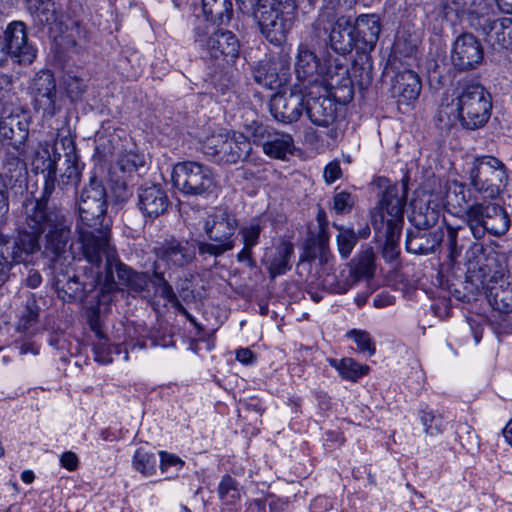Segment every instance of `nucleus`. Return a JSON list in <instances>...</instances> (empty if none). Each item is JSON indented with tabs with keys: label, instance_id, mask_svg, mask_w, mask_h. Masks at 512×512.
Here are the masks:
<instances>
[{
	"label": "nucleus",
	"instance_id": "f257e3e1",
	"mask_svg": "<svg viewBox=\"0 0 512 512\" xmlns=\"http://www.w3.org/2000/svg\"><path fill=\"white\" fill-rule=\"evenodd\" d=\"M44 153L48 157L46 169L49 172L42 195L39 199L24 202L23 216L15 229L11 256L16 264L30 262L33 255L41 250L42 234H45V250L54 256L63 254L71 239V217L63 208L49 205V199L55 191L56 163L50 159L47 150Z\"/></svg>",
	"mask_w": 512,
	"mask_h": 512
},
{
	"label": "nucleus",
	"instance_id": "f03ea898",
	"mask_svg": "<svg viewBox=\"0 0 512 512\" xmlns=\"http://www.w3.org/2000/svg\"><path fill=\"white\" fill-rule=\"evenodd\" d=\"M107 192L102 180L92 175L82 188L78 201L76 232L82 256L94 258L96 248L102 251L110 241L109 224L105 222Z\"/></svg>",
	"mask_w": 512,
	"mask_h": 512
},
{
	"label": "nucleus",
	"instance_id": "7ed1b4c3",
	"mask_svg": "<svg viewBox=\"0 0 512 512\" xmlns=\"http://www.w3.org/2000/svg\"><path fill=\"white\" fill-rule=\"evenodd\" d=\"M407 194L406 183L388 185L380 199L379 211L373 216L372 225L378 240H384L382 255L387 261L395 260L400 253L398 242Z\"/></svg>",
	"mask_w": 512,
	"mask_h": 512
},
{
	"label": "nucleus",
	"instance_id": "20e7f679",
	"mask_svg": "<svg viewBox=\"0 0 512 512\" xmlns=\"http://www.w3.org/2000/svg\"><path fill=\"white\" fill-rule=\"evenodd\" d=\"M96 250V256L89 258L83 256L87 263L102 269V283L100 286V302L108 304L111 302V295L119 290V285L124 286L130 294H141L147 290L150 282L148 273L137 272L120 261L116 250L105 243L102 251Z\"/></svg>",
	"mask_w": 512,
	"mask_h": 512
},
{
	"label": "nucleus",
	"instance_id": "39448f33",
	"mask_svg": "<svg viewBox=\"0 0 512 512\" xmlns=\"http://www.w3.org/2000/svg\"><path fill=\"white\" fill-rule=\"evenodd\" d=\"M467 279L487 289L490 305L499 312H512V274L505 273L496 257L481 256L468 262Z\"/></svg>",
	"mask_w": 512,
	"mask_h": 512
},
{
	"label": "nucleus",
	"instance_id": "423d86ee",
	"mask_svg": "<svg viewBox=\"0 0 512 512\" xmlns=\"http://www.w3.org/2000/svg\"><path fill=\"white\" fill-rule=\"evenodd\" d=\"M296 9V0H258L250 12L266 40L281 45L294 24Z\"/></svg>",
	"mask_w": 512,
	"mask_h": 512
},
{
	"label": "nucleus",
	"instance_id": "0eeeda50",
	"mask_svg": "<svg viewBox=\"0 0 512 512\" xmlns=\"http://www.w3.org/2000/svg\"><path fill=\"white\" fill-rule=\"evenodd\" d=\"M454 101L457 119L464 129L476 130L488 122L491 116L492 98L482 85L460 84Z\"/></svg>",
	"mask_w": 512,
	"mask_h": 512
},
{
	"label": "nucleus",
	"instance_id": "6e6552de",
	"mask_svg": "<svg viewBox=\"0 0 512 512\" xmlns=\"http://www.w3.org/2000/svg\"><path fill=\"white\" fill-rule=\"evenodd\" d=\"M491 7L485 0L477 2V9H469V25L479 32L495 50L512 47V18H490Z\"/></svg>",
	"mask_w": 512,
	"mask_h": 512
},
{
	"label": "nucleus",
	"instance_id": "1a4fd4ad",
	"mask_svg": "<svg viewBox=\"0 0 512 512\" xmlns=\"http://www.w3.org/2000/svg\"><path fill=\"white\" fill-rule=\"evenodd\" d=\"M84 266L80 274L75 275L65 282L57 279L55 286L59 298L64 302L87 301L91 305L100 306L101 293L100 286L102 283V269L89 264Z\"/></svg>",
	"mask_w": 512,
	"mask_h": 512
},
{
	"label": "nucleus",
	"instance_id": "9d476101",
	"mask_svg": "<svg viewBox=\"0 0 512 512\" xmlns=\"http://www.w3.org/2000/svg\"><path fill=\"white\" fill-rule=\"evenodd\" d=\"M236 228V218L227 211L211 215L204 223V231L211 242L199 241V253L219 257L232 250L235 246Z\"/></svg>",
	"mask_w": 512,
	"mask_h": 512
},
{
	"label": "nucleus",
	"instance_id": "9b49d317",
	"mask_svg": "<svg viewBox=\"0 0 512 512\" xmlns=\"http://www.w3.org/2000/svg\"><path fill=\"white\" fill-rule=\"evenodd\" d=\"M343 57H329L320 68L318 86L325 92L344 87L350 88L352 79L362 87L368 86L372 81L371 66L363 67L355 64L350 72Z\"/></svg>",
	"mask_w": 512,
	"mask_h": 512
},
{
	"label": "nucleus",
	"instance_id": "f8f14e48",
	"mask_svg": "<svg viewBox=\"0 0 512 512\" xmlns=\"http://www.w3.org/2000/svg\"><path fill=\"white\" fill-rule=\"evenodd\" d=\"M470 185L485 198L495 199L507 182L505 165L495 157L477 158L469 172Z\"/></svg>",
	"mask_w": 512,
	"mask_h": 512
},
{
	"label": "nucleus",
	"instance_id": "ddd939ff",
	"mask_svg": "<svg viewBox=\"0 0 512 512\" xmlns=\"http://www.w3.org/2000/svg\"><path fill=\"white\" fill-rule=\"evenodd\" d=\"M174 186L183 194L206 197L213 193L215 179L211 169L201 163L185 161L174 166Z\"/></svg>",
	"mask_w": 512,
	"mask_h": 512
},
{
	"label": "nucleus",
	"instance_id": "4468645a",
	"mask_svg": "<svg viewBox=\"0 0 512 512\" xmlns=\"http://www.w3.org/2000/svg\"><path fill=\"white\" fill-rule=\"evenodd\" d=\"M195 43L213 58L223 57L233 61L239 53V41L236 36L227 30L216 29L214 25L200 23L195 28Z\"/></svg>",
	"mask_w": 512,
	"mask_h": 512
},
{
	"label": "nucleus",
	"instance_id": "2eb2a0df",
	"mask_svg": "<svg viewBox=\"0 0 512 512\" xmlns=\"http://www.w3.org/2000/svg\"><path fill=\"white\" fill-rule=\"evenodd\" d=\"M305 106V96L296 87L284 89L270 99V112L274 119L284 124L297 122Z\"/></svg>",
	"mask_w": 512,
	"mask_h": 512
},
{
	"label": "nucleus",
	"instance_id": "dca6fc26",
	"mask_svg": "<svg viewBox=\"0 0 512 512\" xmlns=\"http://www.w3.org/2000/svg\"><path fill=\"white\" fill-rule=\"evenodd\" d=\"M34 106L43 114L54 116L57 112V87L54 75L49 70H42L34 76L30 85Z\"/></svg>",
	"mask_w": 512,
	"mask_h": 512
},
{
	"label": "nucleus",
	"instance_id": "f3484780",
	"mask_svg": "<svg viewBox=\"0 0 512 512\" xmlns=\"http://www.w3.org/2000/svg\"><path fill=\"white\" fill-rule=\"evenodd\" d=\"M256 83L268 89L285 85L290 78V61L286 55L270 61H260L252 70Z\"/></svg>",
	"mask_w": 512,
	"mask_h": 512
},
{
	"label": "nucleus",
	"instance_id": "a211bd4d",
	"mask_svg": "<svg viewBox=\"0 0 512 512\" xmlns=\"http://www.w3.org/2000/svg\"><path fill=\"white\" fill-rule=\"evenodd\" d=\"M5 51L19 64H31L36 58V49L28 43L26 25L22 21L10 23L5 31Z\"/></svg>",
	"mask_w": 512,
	"mask_h": 512
},
{
	"label": "nucleus",
	"instance_id": "6ab92c4d",
	"mask_svg": "<svg viewBox=\"0 0 512 512\" xmlns=\"http://www.w3.org/2000/svg\"><path fill=\"white\" fill-rule=\"evenodd\" d=\"M306 115L309 120L319 127L333 126L337 119V104L328 96L308 97L305 99ZM329 136L337 139L338 130L331 127Z\"/></svg>",
	"mask_w": 512,
	"mask_h": 512
},
{
	"label": "nucleus",
	"instance_id": "aec40b11",
	"mask_svg": "<svg viewBox=\"0 0 512 512\" xmlns=\"http://www.w3.org/2000/svg\"><path fill=\"white\" fill-rule=\"evenodd\" d=\"M483 59V49L478 39L464 33L457 37L453 45L451 60L460 70H469L478 65Z\"/></svg>",
	"mask_w": 512,
	"mask_h": 512
},
{
	"label": "nucleus",
	"instance_id": "412c9836",
	"mask_svg": "<svg viewBox=\"0 0 512 512\" xmlns=\"http://www.w3.org/2000/svg\"><path fill=\"white\" fill-rule=\"evenodd\" d=\"M158 260L168 267L181 268L189 265L195 258V248L188 242L170 240L161 243L154 248Z\"/></svg>",
	"mask_w": 512,
	"mask_h": 512
},
{
	"label": "nucleus",
	"instance_id": "4be33fe9",
	"mask_svg": "<svg viewBox=\"0 0 512 512\" xmlns=\"http://www.w3.org/2000/svg\"><path fill=\"white\" fill-rule=\"evenodd\" d=\"M170 206L167 192L160 184L141 187L138 191V208L145 217L155 219Z\"/></svg>",
	"mask_w": 512,
	"mask_h": 512
},
{
	"label": "nucleus",
	"instance_id": "5701e85b",
	"mask_svg": "<svg viewBox=\"0 0 512 512\" xmlns=\"http://www.w3.org/2000/svg\"><path fill=\"white\" fill-rule=\"evenodd\" d=\"M391 95L400 104L415 101L421 91L419 76L412 70L397 71L391 78Z\"/></svg>",
	"mask_w": 512,
	"mask_h": 512
},
{
	"label": "nucleus",
	"instance_id": "b1692460",
	"mask_svg": "<svg viewBox=\"0 0 512 512\" xmlns=\"http://www.w3.org/2000/svg\"><path fill=\"white\" fill-rule=\"evenodd\" d=\"M444 239L441 228L433 231L425 229H412L406 235V249L413 254L426 255L433 253Z\"/></svg>",
	"mask_w": 512,
	"mask_h": 512
},
{
	"label": "nucleus",
	"instance_id": "393cba45",
	"mask_svg": "<svg viewBox=\"0 0 512 512\" xmlns=\"http://www.w3.org/2000/svg\"><path fill=\"white\" fill-rule=\"evenodd\" d=\"M331 48L344 56L358 45L355 30L350 17L341 16L332 25L329 34Z\"/></svg>",
	"mask_w": 512,
	"mask_h": 512
},
{
	"label": "nucleus",
	"instance_id": "a878e982",
	"mask_svg": "<svg viewBox=\"0 0 512 512\" xmlns=\"http://www.w3.org/2000/svg\"><path fill=\"white\" fill-rule=\"evenodd\" d=\"M352 24L360 49L373 50L381 32L379 16L376 14H362Z\"/></svg>",
	"mask_w": 512,
	"mask_h": 512
},
{
	"label": "nucleus",
	"instance_id": "bb28decb",
	"mask_svg": "<svg viewBox=\"0 0 512 512\" xmlns=\"http://www.w3.org/2000/svg\"><path fill=\"white\" fill-rule=\"evenodd\" d=\"M321 64L315 53L306 45L298 47V54L295 63V72L298 80L307 82L308 85H317L320 80Z\"/></svg>",
	"mask_w": 512,
	"mask_h": 512
},
{
	"label": "nucleus",
	"instance_id": "cd10ccee",
	"mask_svg": "<svg viewBox=\"0 0 512 512\" xmlns=\"http://www.w3.org/2000/svg\"><path fill=\"white\" fill-rule=\"evenodd\" d=\"M26 8L36 25L44 27L61 19V10L53 0H29Z\"/></svg>",
	"mask_w": 512,
	"mask_h": 512
},
{
	"label": "nucleus",
	"instance_id": "c85d7f7f",
	"mask_svg": "<svg viewBox=\"0 0 512 512\" xmlns=\"http://www.w3.org/2000/svg\"><path fill=\"white\" fill-rule=\"evenodd\" d=\"M252 150L249 139L242 133L230 132L221 155V163L236 164L245 160Z\"/></svg>",
	"mask_w": 512,
	"mask_h": 512
},
{
	"label": "nucleus",
	"instance_id": "c756f323",
	"mask_svg": "<svg viewBox=\"0 0 512 512\" xmlns=\"http://www.w3.org/2000/svg\"><path fill=\"white\" fill-rule=\"evenodd\" d=\"M28 134V124L19 116L9 115L0 121V137L15 148L24 144Z\"/></svg>",
	"mask_w": 512,
	"mask_h": 512
},
{
	"label": "nucleus",
	"instance_id": "7c9ffc66",
	"mask_svg": "<svg viewBox=\"0 0 512 512\" xmlns=\"http://www.w3.org/2000/svg\"><path fill=\"white\" fill-rule=\"evenodd\" d=\"M375 271V254L371 248L362 251L355 259L354 269L351 270L353 280L351 283L338 284L334 291L339 294L346 293L353 282L362 277H372Z\"/></svg>",
	"mask_w": 512,
	"mask_h": 512
},
{
	"label": "nucleus",
	"instance_id": "2f4dec72",
	"mask_svg": "<svg viewBox=\"0 0 512 512\" xmlns=\"http://www.w3.org/2000/svg\"><path fill=\"white\" fill-rule=\"evenodd\" d=\"M496 203L482 202L473 203L468 205L462 215L463 220L467 223L471 233L476 239L484 237V221L488 218L490 212H487L490 207H494Z\"/></svg>",
	"mask_w": 512,
	"mask_h": 512
},
{
	"label": "nucleus",
	"instance_id": "473e14b6",
	"mask_svg": "<svg viewBox=\"0 0 512 512\" xmlns=\"http://www.w3.org/2000/svg\"><path fill=\"white\" fill-rule=\"evenodd\" d=\"M295 150L293 137L284 132L275 131L268 135L264 143V153L275 159H285L287 155H292Z\"/></svg>",
	"mask_w": 512,
	"mask_h": 512
},
{
	"label": "nucleus",
	"instance_id": "72a5a7b5",
	"mask_svg": "<svg viewBox=\"0 0 512 512\" xmlns=\"http://www.w3.org/2000/svg\"><path fill=\"white\" fill-rule=\"evenodd\" d=\"M305 256L308 260H317L319 265L322 266L328 265L333 259L329 250V236L323 225H321V231H319L317 237L308 240Z\"/></svg>",
	"mask_w": 512,
	"mask_h": 512
},
{
	"label": "nucleus",
	"instance_id": "f704fd0d",
	"mask_svg": "<svg viewBox=\"0 0 512 512\" xmlns=\"http://www.w3.org/2000/svg\"><path fill=\"white\" fill-rule=\"evenodd\" d=\"M471 201V193L464 183L450 181L446 185L444 196L445 206L454 213H464V210Z\"/></svg>",
	"mask_w": 512,
	"mask_h": 512
},
{
	"label": "nucleus",
	"instance_id": "c9c22d12",
	"mask_svg": "<svg viewBox=\"0 0 512 512\" xmlns=\"http://www.w3.org/2000/svg\"><path fill=\"white\" fill-rule=\"evenodd\" d=\"M40 308L36 299L28 298L18 315L15 330L19 333L33 335L38 330Z\"/></svg>",
	"mask_w": 512,
	"mask_h": 512
},
{
	"label": "nucleus",
	"instance_id": "e433bc0d",
	"mask_svg": "<svg viewBox=\"0 0 512 512\" xmlns=\"http://www.w3.org/2000/svg\"><path fill=\"white\" fill-rule=\"evenodd\" d=\"M67 143L68 151L65 153L67 167L60 176V181L65 186H77L81 178L82 166L76 154L74 142L70 138L63 139V145Z\"/></svg>",
	"mask_w": 512,
	"mask_h": 512
},
{
	"label": "nucleus",
	"instance_id": "4c0bfd02",
	"mask_svg": "<svg viewBox=\"0 0 512 512\" xmlns=\"http://www.w3.org/2000/svg\"><path fill=\"white\" fill-rule=\"evenodd\" d=\"M294 246L288 241H282L276 247L274 254L268 259V271L271 278L284 274L291 268L289 260L293 254Z\"/></svg>",
	"mask_w": 512,
	"mask_h": 512
},
{
	"label": "nucleus",
	"instance_id": "58836bf2",
	"mask_svg": "<svg viewBox=\"0 0 512 512\" xmlns=\"http://www.w3.org/2000/svg\"><path fill=\"white\" fill-rule=\"evenodd\" d=\"M203 13L214 23H227L233 14L231 0H202Z\"/></svg>",
	"mask_w": 512,
	"mask_h": 512
},
{
	"label": "nucleus",
	"instance_id": "ea45409f",
	"mask_svg": "<svg viewBox=\"0 0 512 512\" xmlns=\"http://www.w3.org/2000/svg\"><path fill=\"white\" fill-rule=\"evenodd\" d=\"M15 349L20 356L19 365L24 370H32L38 364L40 345L31 339L23 338L15 341Z\"/></svg>",
	"mask_w": 512,
	"mask_h": 512
},
{
	"label": "nucleus",
	"instance_id": "a19ab883",
	"mask_svg": "<svg viewBox=\"0 0 512 512\" xmlns=\"http://www.w3.org/2000/svg\"><path fill=\"white\" fill-rule=\"evenodd\" d=\"M487 212H490L486 221H484V235L490 233L495 236H500L506 233L510 226V220L507 212L498 204L490 207Z\"/></svg>",
	"mask_w": 512,
	"mask_h": 512
},
{
	"label": "nucleus",
	"instance_id": "79ce46f5",
	"mask_svg": "<svg viewBox=\"0 0 512 512\" xmlns=\"http://www.w3.org/2000/svg\"><path fill=\"white\" fill-rule=\"evenodd\" d=\"M440 212L434 206L420 205L413 210L411 221L415 229H425L435 226L439 220Z\"/></svg>",
	"mask_w": 512,
	"mask_h": 512
},
{
	"label": "nucleus",
	"instance_id": "37998d69",
	"mask_svg": "<svg viewBox=\"0 0 512 512\" xmlns=\"http://www.w3.org/2000/svg\"><path fill=\"white\" fill-rule=\"evenodd\" d=\"M328 362L330 365L338 370L340 375L347 380L355 381L361 376L367 374L368 366H362L358 364L352 358H344L340 361L329 358Z\"/></svg>",
	"mask_w": 512,
	"mask_h": 512
},
{
	"label": "nucleus",
	"instance_id": "c03bdc74",
	"mask_svg": "<svg viewBox=\"0 0 512 512\" xmlns=\"http://www.w3.org/2000/svg\"><path fill=\"white\" fill-rule=\"evenodd\" d=\"M333 226L339 232L336 238L338 251L343 258H348L358 241V236L353 229L345 228L336 223Z\"/></svg>",
	"mask_w": 512,
	"mask_h": 512
},
{
	"label": "nucleus",
	"instance_id": "a18cd8bd",
	"mask_svg": "<svg viewBox=\"0 0 512 512\" xmlns=\"http://www.w3.org/2000/svg\"><path fill=\"white\" fill-rule=\"evenodd\" d=\"M63 85L67 96L73 102L81 100L87 89L86 81L71 71L63 76Z\"/></svg>",
	"mask_w": 512,
	"mask_h": 512
},
{
	"label": "nucleus",
	"instance_id": "49530a36",
	"mask_svg": "<svg viewBox=\"0 0 512 512\" xmlns=\"http://www.w3.org/2000/svg\"><path fill=\"white\" fill-rule=\"evenodd\" d=\"M133 467L145 477H150L156 472L155 455L143 448L135 451L133 456Z\"/></svg>",
	"mask_w": 512,
	"mask_h": 512
},
{
	"label": "nucleus",
	"instance_id": "de8ad7c7",
	"mask_svg": "<svg viewBox=\"0 0 512 512\" xmlns=\"http://www.w3.org/2000/svg\"><path fill=\"white\" fill-rule=\"evenodd\" d=\"M230 132L211 134L205 138L202 144V150L206 155L215 157L218 162L221 160V155L224 146L228 141Z\"/></svg>",
	"mask_w": 512,
	"mask_h": 512
},
{
	"label": "nucleus",
	"instance_id": "09e8293b",
	"mask_svg": "<svg viewBox=\"0 0 512 512\" xmlns=\"http://www.w3.org/2000/svg\"><path fill=\"white\" fill-rule=\"evenodd\" d=\"M218 494L225 504H233L241 497L238 482L230 475H225L219 483Z\"/></svg>",
	"mask_w": 512,
	"mask_h": 512
},
{
	"label": "nucleus",
	"instance_id": "8fccbe9b",
	"mask_svg": "<svg viewBox=\"0 0 512 512\" xmlns=\"http://www.w3.org/2000/svg\"><path fill=\"white\" fill-rule=\"evenodd\" d=\"M143 166V157L132 151L121 153L116 163V168L123 174H129L130 177H132L133 172H136L139 167Z\"/></svg>",
	"mask_w": 512,
	"mask_h": 512
},
{
	"label": "nucleus",
	"instance_id": "3c124183",
	"mask_svg": "<svg viewBox=\"0 0 512 512\" xmlns=\"http://www.w3.org/2000/svg\"><path fill=\"white\" fill-rule=\"evenodd\" d=\"M420 420L426 435L434 437L443 433L445 425L442 415L433 411H422Z\"/></svg>",
	"mask_w": 512,
	"mask_h": 512
},
{
	"label": "nucleus",
	"instance_id": "603ef678",
	"mask_svg": "<svg viewBox=\"0 0 512 512\" xmlns=\"http://www.w3.org/2000/svg\"><path fill=\"white\" fill-rule=\"evenodd\" d=\"M133 184L121 177L116 176V179L112 180L111 192L114 201L118 204L126 203L133 195Z\"/></svg>",
	"mask_w": 512,
	"mask_h": 512
},
{
	"label": "nucleus",
	"instance_id": "864d4df0",
	"mask_svg": "<svg viewBox=\"0 0 512 512\" xmlns=\"http://www.w3.org/2000/svg\"><path fill=\"white\" fill-rule=\"evenodd\" d=\"M8 242V237L3 234H0V286L8 278V274L11 269L12 263H16L12 259L11 252L8 251Z\"/></svg>",
	"mask_w": 512,
	"mask_h": 512
},
{
	"label": "nucleus",
	"instance_id": "5fc2aeb1",
	"mask_svg": "<svg viewBox=\"0 0 512 512\" xmlns=\"http://www.w3.org/2000/svg\"><path fill=\"white\" fill-rule=\"evenodd\" d=\"M347 336L349 338H352L356 342V344L358 346V350L360 352L368 353L369 356H372L375 354V351H376L375 344L368 332L363 331V330L353 329L347 333Z\"/></svg>",
	"mask_w": 512,
	"mask_h": 512
},
{
	"label": "nucleus",
	"instance_id": "6e6d98bb",
	"mask_svg": "<svg viewBox=\"0 0 512 512\" xmlns=\"http://www.w3.org/2000/svg\"><path fill=\"white\" fill-rule=\"evenodd\" d=\"M354 204V196L347 191L335 193L333 197V209L339 214L349 213Z\"/></svg>",
	"mask_w": 512,
	"mask_h": 512
},
{
	"label": "nucleus",
	"instance_id": "4d7b16f0",
	"mask_svg": "<svg viewBox=\"0 0 512 512\" xmlns=\"http://www.w3.org/2000/svg\"><path fill=\"white\" fill-rule=\"evenodd\" d=\"M261 231V226L255 223L243 227L240 234L243 238L244 245L253 248L258 243Z\"/></svg>",
	"mask_w": 512,
	"mask_h": 512
},
{
	"label": "nucleus",
	"instance_id": "13d9d810",
	"mask_svg": "<svg viewBox=\"0 0 512 512\" xmlns=\"http://www.w3.org/2000/svg\"><path fill=\"white\" fill-rule=\"evenodd\" d=\"M94 353L96 361L107 364L112 362L111 357V347L107 345L105 338L103 340H99L94 344Z\"/></svg>",
	"mask_w": 512,
	"mask_h": 512
},
{
	"label": "nucleus",
	"instance_id": "bf43d9fd",
	"mask_svg": "<svg viewBox=\"0 0 512 512\" xmlns=\"http://www.w3.org/2000/svg\"><path fill=\"white\" fill-rule=\"evenodd\" d=\"M159 455L161 458L160 468L162 472L167 471L169 467H175L178 471L184 465V462L176 455L167 453L165 451H160Z\"/></svg>",
	"mask_w": 512,
	"mask_h": 512
},
{
	"label": "nucleus",
	"instance_id": "052dcab7",
	"mask_svg": "<svg viewBox=\"0 0 512 512\" xmlns=\"http://www.w3.org/2000/svg\"><path fill=\"white\" fill-rule=\"evenodd\" d=\"M159 295L166 299L171 305L180 306V301L169 282H162L161 288L157 290Z\"/></svg>",
	"mask_w": 512,
	"mask_h": 512
},
{
	"label": "nucleus",
	"instance_id": "680f3d73",
	"mask_svg": "<svg viewBox=\"0 0 512 512\" xmlns=\"http://www.w3.org/2000/svg\"><path fill=\"white\" fill-rule=\"evenodd\" d=\"M340 164L336 161L330 162L324 169V178L328 184L333 183L341 176Z\"/></svg>",
	"mask_w": 512,
	"mask_h": 512
},
{
	"label": "nucleus",
	"instance_id": "e2e57ef3",
	"mask_svg": "<svg viewBox=\"0 0 512 512\" xmlns=\"http://www.w3.org/2000/svg\"><path fill=\"white\" fill-rule=\"evenodd\" d=\"M479 0H473L470 4H468L467 0H445V5L450 6L452 5L451 9H454L455 11H466L467 15L469 16V9L474 8L477 9V2Z\"/></svg>",
	"mask_w": 512,
	"mask_h": 512
},
{
	"label": "nucleus",
	"instance_id": "0e129e2a",
	"mask_svg": "<svg viewBox=\"0 0 512 512\" xmlns=\"http://www.w3.org/2000/svg\"><path fill=\"white\" fill-rule=\"evenodd\" d=\"M457 232L458 229H455L451 226L447 227V245L450 250L451 258H454L459 254V249L457 246Z\"/></svg>",
	"mask_w": 512,
	"mask_h": 512
},
{
	"label": "nucleus",
	"instance_id": "69168bd1",
	"mask_svg": "<svg viewBox=\"0 0 512 512\" xmlns=\"http://www.w3.org/2000/svg\"><path fill=\"white\" fill-rule=\"evenodd\" d=\"M61 465L69 471H73L78 466V458L75 453L68 451L62 454Z\"/></svg>",
	"mask_w": 512,
	"mask_h": 512
},
{
	"label": "nucleus",
	"instance_id": "338daca9",
	"mask_svg": "<svg viewBox=\"0 0 512 512\" xmlns=\"http://www.w3.org/2000/svg\"><path fill=\"white\" fill-rule=\"evenodd\" d=\"M274 132L275 130L273 129H269L263 125H258L255 127L253 132L254 141L262 145V148H264V143L266 139H268V135Z\"/></svg>",
	"mask_w": 512,
	"mask_h": 512
},
{
	"label": "nucleus",
	"instance_id": "774afa93",
	"mask_svg": "<svg viewBox=\"0 0 512 512\" xmlns=\"http://www.w3.org/2000/svg\"><path fill=\"white\" fill-rule=\"evenodd\" d=\"M89 326H90V329L95 333L96 337L99 340H103L104 339V334L101 331L100 318H99V315L95 311H93L91 316H90Z\"/></svg>",
	"mask_w": 512,
	"mask_h": 512
}]
</instances>
